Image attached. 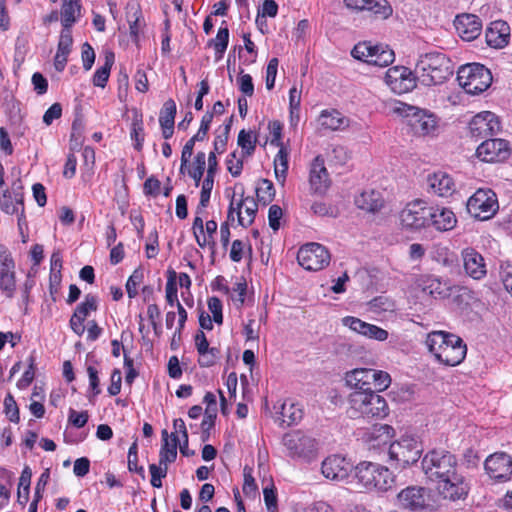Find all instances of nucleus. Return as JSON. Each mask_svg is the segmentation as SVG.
I'll list each match as a JSON object with an SVG mask.
<instances>
[{
	"label": "nucleus",
	"instance_id": "72a5a7b5",
	"mask_svg": "<svg viewBox=\"0 0 512 512\" xmlns=\"http://www.w3.org/2000/svg\"><path fill=\"white\" fill-rule=\"evenodd\" d=\"M319 124L328 130H338L347 125V119L337 110H324L319 116Z\"/></svg>",
	"mask_w": 512,
	"mask_h": 512
},
{
	"label": "nucleus",
	"instance_id": "f704fd0d",
	"mask_svg": "<svg viewBox=\"0 0 512 512\" xmlns=\"http://www.w3.org/2000/svg\"><path fill=\"white\" fill-rule=\"evenodd\" d=\"M451 335V333L444 331H432L427 335L425 344L436 359L437 354L442 353L444 350L443 348L448 344V340H450Z\"/></svg>",
	"mask_w": 512,
	"mask_h": 512
},
{
	"label": "nucleus",
	"instance_id": "cd10ccee",
	"mask_svg": "<svg viewBox=\"0 0 512 512\" xmlns=\"http://www.w3.org/2000/svg\"><path fill=\"white\" fill-rule=\"evenodd\" d=\"M510 27L504 21H494L486 31V41L489 46L502 48L508 44Z\"/></svg>",
	"mask_w": 512,
	"mask_h": 512
},
{
	"label": "nucleus",
	"instance_id": "f8f14e48",
	"mask_svg": "<svg viewBox=\"0 0 512 512\" xmlns=\"http://www.w3.org/2000/svg\"><path fill=\"white\" fill-rule=\"evenodd\" d=\"M298 263L306 270L318 271L330 262L328 250L319 243H307L297 253Z\"/></svg>",
	"mask_w": 512,
	"mask_h": 512
},
{
	"label": "nucleus",
	"instance_id": "de8ad7c7",
	"mask_svg": "<svg viewBox=\"0 0 512 512\" xmlns=\"http://www.w3.org/2000/svg\"><path fill=\"white\" fill-rule=\"evenodd\" d=\"M390 383L391 377L387 372L372 369V391H383L389 387Z\"/></svg>",
	"mask_w": 512,
	"mask_h": 512
},
{
	"label": "nucleus",
	"instance_id": "9b49d317",
	"mask_svg": "<svg viewBox=\"0 0 512 512\" xmlns=\"http://www.w3.org/2000/svg\"><path fill=\"white\" fill-rule=\"evenodd\" d=\"M282 443L288 456L293 459L310 460L316 451V441L300 430L291 431L283 436Z\"/></svg>",
	"mask_w": 512,
	"mask_h": 512
},
{
	"label": "nucleus",
	"instance_id": "473e14b6",
	"mask_svg": "<svg viewBox=\"0 0 512 512\" xmlns=\"http://www.w3.org/2000/svg\"><path fill=\"white\" fill-rule=\"evenodd\" d=\"M80 0H63L61 9V22L64 29H71L80 17Z\"/></svg>",
	"mask_w": 512,
	"mask_h": 512
},
{
	"label": "nucleus",
	"instance_id": "69168bd1",
	"mask_svg": "<svg viewBox=\"0 0 512 512\" xmlns=\"http://www.w3.org/2000/svg\"><path fill=\"white\" fill-rule=\"evenodd\" d=\"M244 483H243V492L245 495L255 494L257 492V485L255 479L252 475V469L249 467H244Z\"/></svg>",
	"mask_w": 512,
	"mask_h": 512
},
{
	"label": "nucleus",
	"instance_id": "864d4df0",
	"mask_svg": "<svg viewBox=\"0 0 512 512\" xmlns=\"http://www.w3.org/2000/svg\"><path fill=\"white\" fill-rule=\"evenodd\" d=\"M199 359L198 363L201 367H211L213 366L220 356V350L216 347H211L207 349L204 353H198Z\"/></svg>",
	"mask_w": 512,
	"mask_h": 512
},
{
	"label": "nucleus",
	"instance_id": "c756f323",
	"mask_svg": "<svg viewBox=\"0 0 512 512\" xmlns=\"http://www.w3.org/2000/svg\"><path fill=\"white\" fill-rule=\"evenodd\" d=\"M356 206L367 212H377L384 205L382 194L376 190H365L355 198Z\"/></svg>",
	"mask_w": 512,
	"mask_h": 512
},
{
	"label": "nucleus",
	"instance_id": "20e7f679",
	"mask_svg": "<svg viewBox=\"0 0 512 512\" xmlns=\"http://www.w3.org/2000/svg\"><path fill=\"white\" fill-rule=\"evenodd\" d=\"M358 485L367 490L387 491L394 484L392 472L385 466L373 462H360L355 467Z\"/></svg>",
	"mask_w": 512,
	"mask_h": 512
},
{
	"label": "nucleus",
	"instance_id": "2eb2a0df",
	"mask_svg": "<svg viewBox=\"0 0 512 512\" xmlns=\"http://www.w3.org/2000/svg\"><path fill=\"white\" fill-rule=\"evenodd\" d=\"M484 467L491 479L505 482L512 477V457L505 452H498L488 456Z\"/></svg>",
	"mask_w": 512,
	"mask_h": 512
},
{
	"label": "nucleus",
	"instance_id": "f3484780",
	"mask_svg": "<svg viewBox=\"0 0 512 512\" xmlns=\"http://www.w3.org/2000/svg\"><path fill=\"white\" fill-rule=\"evenodd\" d=\"M322 474L332 481L345 480L352 471V464L340 455H331L322 462Z\"/></svg>",
	"mask_w": 512,
	"mask_h": 512
},
{
	"label": "nucleus",
	"instance_id": "a18cd8bd",
	"mask_svg": "<svg viewBox=\"0 0 512 512\" xmlns=\"http://www.w3.org/2000/svg\"><path fill=\"white\" fill-rule=\"evenodd\" d=\"M131 10H134L132 15H130V12H127L130 36L133 42L137 43L139 38V31L141 28V11L138 7L135 6H131Z\"/></svg>",
	"mask_w": 512,
	"mask_h": 512
},
{
	"label": "nucleus",
	"instance_id": "4d7b16f0",
	"mask_svg": "<svg viewBox=\"0 0 512 512\" xmlns=\"http://www.w3.org/2000/svg\"><path fill=\"white\" fill-rule=\"evenodd\" d=\"M176 273L174 271L171 272L170 277L166 283V301L170 306L177 305L178 296H177V285H176Z\"/></svg>",
	"mask_w": 512,
	"mask_h": 512
},
{
	"label": "nucleus",
	"instance_id": "6e6552de",
	"mask_svg": "<svg viewBox=\"0 0 512 512\" xmlns=\"http://www.w3.org/2000/svg\"><path fill=\"white\" fill-rule=\"evenodd\" d=\"M429 205L417 199L409 202L400 212L399 219L403 229L407 231H420L429 227L430 214Z\"/></svg>",
	"mask_w": 512,
	"mask_h": 512
},
{
	"label": "nucleus",
	"instance_id": "603ef678",
	"mask_svg": "<svg viewBox=\"0 0 512 512\" xmlns=\"http://www.w3.org/2000/svg\"><path fill=\"white\" fill-rule=\"evenodd\" d=\"M4 411L11 422L18 423L20 421L19 408L11 394H7L4 399Z\"/></svg>",
	"mask_w": 512,
	"mask_h": 512
},
{
	"label": "nucleus",
	"instance_id": "49530a36",
	"mask_svg": "<svg viewBox=\"0 0 512 512\" xmlns=\"http://www.w3.org/2000/svg\"><path fill=\"white\" fill-rule=\"evenodd\" d=\"M95 310H97V299L94 295L87 294L84 301L76 307L74 314L86 320L89 313Z\"/></svg>",
	"mask_w": 512,
	"mask_h": 512
},
{
	"label": "nucleus",
	"instance_id": "4c0bfd02",
	"mask_svg": "<svg viewBox=\"0 0 512 512\" xmlns=\"http://www.w3.org/2000/svg\"><path fill=\"white\" fill-rule=\"evenodd\" d=\"M228 43H229V30L226 26L220 27L217 32L216 37L209 41V46H213V48L215 50L216 60H220L223 57V55L227 49Z\"/></svg>",
	"mask_w": 512,
	"mask_h": 512
},
{
	"label": "nucleus",
	"instance_id": "774afa93",
	"mask_svg": "<svg viewBox=\"0 0 512 512\" xmlns=\"http://www.w3.org/2000/svg\"><path fill=\"white\" fill-rule=\"evenodd\" d=\"M82 62L83 68L88 71L92 68L95 61V52L92 46L85 42L82 46Z\"/></svg>",
	"mask_w": 512,
	"mask_h": 512
},
{
	"label": "nucleus",
	"instance_id": "052dcab7",
	"mask_svg": "<svg viewBox=\"0 0 512 512\" xmlns=\"http://www.w3.org/2000/svg\"><path fill=\"white\" fill-rule=\"evenodd\" d=\"M168 467H162L156 464L149 465V471L151 473V485L155 488H160L162 486L161 479L165 478L167 475Z\"/></svg>",
	"mask_w": 512,
	"mask_h": 512
},
{
	"label": "nucleus",
	"instance_id": "680f3d73",
	"mask_svg": "<svg viewBox=\"0 0 512 512\" xmlns=\"http://www.w3.org/2000/svg\"><path fill=\"white\" fill-rule=\"evenodd\" d=\"M388 336L389 333L387 330L370 323L366 331H364V337L381 342L385 341L388 338Z\"/></svg>",
	"mask_w": 512,
	"mask_h": 512
},
{
	"label": "nucleus",
	"instance_id": "4468645a",
	"mask_svg": "<svg viewBox=\"0 0 512 512\" xmlns=\"http://www.w3.org/2000/svg\"><path fill=\"white\" fill-rule=\"evenodd\" d=\"M500 130L498 117L490 112L483 111L475 115L469 122V133L476 141L482 138L493 136Z\"/></svg>",
	"mask_w": 512,
	"mask_h": 512
},
{
	"label": "nucleus",
	"instance_id": "bb28decb",
	"mask_svg": "<svg viewBox=\"0 0 512 512\" xmlns=\"http://www.w3.org/2000/svg\"><path fill=\"white\" fill-rule=\"evenodd\" d=\"M346 385L354 389V391H371L372 390V369L357 368L346 373Z\"/></svg>",
	"mask_w": 512,
	"mask_h": 512
},
{
	"label": "nucleus",
	"instance_id": "e433bc0d",
	"mask_svg": "<svg viewBox=\"0 0 512 512\" xmlns=\"http://www.w3.org/2000/svg\"><path fill=\"white\" fill-rule=\"evenodd\" d=\"M288 171V151L285 147H281L274 159V172L276 179L284 184Z\"/></svg>",
	"mask_w": 512,
	"mask_h": 512
},
{
	"label": "nucleus",
	"instance_id": "aec40b11",
	"mask_svg": "<svg viewBox=\"0 0 512 512\" xmlns=\"http://www.w3.org/2000/svg\"><path fill=\"white\" fill-rule=\"evenodd\" d=\"M399 505L411 511L422 510L427 505L426 489L418 486H410L403 489L398 495Z\"/></svg>",
	"mask_w": 512,
	"mask_h": 512
},
{
	"label": "nucleus",
	"instance_id": "13d9d810",
	"mask_svg": "<svg viewBox=\"0 0 512 512\" xmlns=\"http://www.w3.org/2000/svg\"><path fill=\"white\" fill-rule=\"evenodd\" d=\"M370 307L374 312L393 311L394 302L386 296H378L370 301Z\"/></svg>",
	"mask_w": 512,
	"mask_h": 512
},
{
	"label": "nucleus",
	"instance_id": "423d86ee",
	"mask_svg": "<svg viewBox=\"0 0 512 512\" xmlns=\"http://www.w3.org/2000/svg\"><path fill=\"white\" fill-rule=\"evenodd\" d=\"M423 451L422 444L412 436H404L389 446V459L396 467L405 468L418 461Z\"/></svg>",
	"mask_w": 512,
	"mask_h": 512
},
{
	"label": "nucleus",
	"instance_id": "37998d69",
	"mask_svg": "<svg viewBox=\"0 0 512 512\" xmlns=\"http://www.w3.org/2000/svg\"><path fill=\"white\" fill-rule=\"evenodd\" d=\"M177 112L176 103L173 99H168L162 106L159 115V124L168 125L175 124V116Z\"/></svg>",
	"mask_w": 512,
	"mask_h": 512
},
{
	"label": "nucleus",
	"instance_id": "c03bdc74",
	"mask_svg": "<svg viewBox=\"0 0 512 512\" xmlns=\"http://www.w3.org/2000/svg\"><path fill=\"white\" fill-rule=\"evenodd\" d=\"M205 166L206 155L204 152L200 151L195 156L193 169L189 170V175L194 179L196 186H199L200 184V181L205 171Z\"/></svg>",
	"mask_w": 512,
	"mask_h": 512
},
{
	"label": "nucleus",
	"instance_id": "4be33fe9",
	"mask_svg": "<svg viewBox=\"0 0 512 512\" xmlns=\"http://www.w3.org/2000/svg\"><path fill=\"white\" fill-rule=\"evenodd\" d=\"M429 210L431 212L429 226H433L438 231H449L455 227L457 218L451 209L429 205Z\"/></svg>",
	"mask_w": 512,
	"mask_h": 512
},
{
	"label": "nucleus",
	"instance_id": "9d476101",
	"mask_svg": "<svg viewBox=\"0 0 512 512\" xmlns=\"http://www.w3.org/2000/svg\"><path fill=\"white\" fill-rule=\"evenodd\" d=\"M351 55L357 60L379 67L390 65L395 58L394 52L387 46L372 45L370 42L356 44Z\"/></svg>",
	"mask_w": 512,
	"mask_h": 512
},
{
	"label": "nucleus",
	"instance_id": "58836bf2",
	"mask_svg": "<svg viewBox=\"0 0 512 512\" xmlns=\"http://www.w3.org/2000/svg\"><path fill=\"white\" fill-rule=\"evenodd\" d=\"M130 136L134 141V148L137 151H141L144 142V127L142 114L137 111L134 112Z\"/></svg>",
	"mask_w": 512,
	"mask_h": 512
},
{
	"label": "nucleus",
	"instance_id": "7ed1b4c3",
	"mask_svg": "<svg viewBox=\"0 0 512 512\" xmlns=\"http://www.w3.org/2000/svg\"><path fill=\"white\" fill-rule=\"evenodd\" d=\"M351 417L384 418L388 414V405L384 397L374 391H353L349 398Z\"/></svg>",
	"mask_w": 512,
	"mask_h": 512
},
{
	"label": "nucleus",
	"instance_id": "c9c22d12",
	"mask_svg": "<svg viewBox=\"0 0 512 512\" xmlns=\"http://www.w3.org/2000/svg\"><path fill=\"white\" fill-rule=\"evenodd\" d=\"M115 56L113 52H107L105 55V63L98 68L93 75V85L104 88L110 76L111 68L114 64Z\"/></svg>",
	"mask_w": 512,
	"mask_h": 512
},
{
	"label": "nucleus",
	"instance_id": "393cba45",
	"mask_svg": "<svg viewBox=\"0 0 512 512\" xmlns=\"http://www.w3.org/2000/svg\"><path fill=\"white\" fill-rule=\"evenodd\" d=\"M429 191L440 197L451 196L455 192V183L445 172H436L427 178Z\"/></svg>",
	"mask_w": 512,
	"mask_h": 512
},
{
	"label": "nucleus",
	"instance_id": "f257e3e1",
	"mask_svg": "<svg viewBox=\"0 0 512 512\" xmlns=\"http://www.w3.org/2000/svg\"><path fill=\"white\" fill-rule=\"evenodd\" d=\"M421 466L426 477L438 484L439 493L452 501L466 498L469 484L458 471L456 456L445 449H433L422 459Z\"/></svg>",
	"mask_w": 512,
	"mask_h": 512
},
{
	"label": "nucleus",
	"instance_id": "6ab92c4d",
	"mask_svg": "<svg viewBox=\"0 0 512 512\" xmlns=\"http://www.w3.org/2000/svg\"><path fill=\"white\" fill-rule=\"evenodd\" d=\"M465 273L475 279L481 280L487 274L486 263L483 256L474 248H465L461 252Z\"/></svg>",
	"mask_w": 512,
	"mask_h": 512
},
{
	"label": "nucleus",
	"instance_id": "a19ab883",
	"mask_svg": "<svg viewBox=\"0 0 512 512\" xmlns=\"http://www.w3.org/2000/svg\"><path fill=\"white\" fill-rule=\"evenodd\" d=\"M256 194L259 202L263 205L269 204L275 196L273 183L268 179H261L256 188Z\"/></svg>",
	"mask_w": 512,
	"mask_h": 512
},
{
	"label": "nucleus",
	"instance_id": "79ce46f5",
	"mask_svg": "<svg viewBox=\"0 0 512 512\" xmlns=\"http://www.w3.org/2000/svg\"><path fill=\"white\" fill-rule=\"evenodd\" d=\"M367 11L372 12L377 18L387 19L392 15L393 9L387 0H371Z\"/></svg>",
	"mask_w": 512,
	"mask_h": 512
},
{
	"label": "nucleus",
	"instance_id": "5701e85b",
	"mask_svg": "<svg viewBox=\"0 0 512 512\" xmlns=\"http://www.w3.org/2000/svg\"><path fill=\"white\" fill-rule=\"evenodd\" d=\"M310 186L317 194H324L330 186L328 171L324 165L323 158L320 156H317L311 164Z\"/></svg>",
	"mask_w": 512,
	"mask_h": 512
},
{
	"label": "nucleus",
	"instance_id": "09e8293b",
	"mask_svg": "<svg viewBox=\"0 0 512 512\" xmlns=\"http://www.w3.org/2000/svg\"><path fill=\"white\" fill-rule=\"evenodd\" d=\"M238 145L242 148L244 155H251L256 147V139L252 140L251 132H247L244 129L238 134Z\"/></svg>",
	"mask_w": 512,
	"mask_h": 512
},
{
	"label": "nucleus",
	"instance_id": "39448f33",
	"mask_svg": "<svg viewBox=\"0 0 512 512\" xmlns=\"http://www.w3.org/2000/svg\"><path fill=\"white\" fill-rule=\"evenodd\" d=\"M457 81L466 93L477 95L488 89L492 83L489 69L479 63L463 65L457 72Z\"/></svg>",
	"mask_w": 512,
	"mask_h": 512
},
{
	"label": "nucleus",
	"instance_id": "3c124183",
	"mask_svg": "<svg viewBox=\"0 0 512 512\" xmlns=\"http://www.w3.org/2000/svg\"><path fill=\"white\" fill-rule=\"evenodd\" d=\"M214 180L205 178L202 183L201 193H200V201L197 207V214H200L204 208L208 206L211 191L213 189Z\"/></svg>",
	"mask_w": 512,
	"mask_h": 512
},
{
	"label": "nucleus",
	"instance_id": "0eeeda50",
	"mask_svg": "<svg viewBox=\"0 0 512 512\" xmlns=\"http://www.w3.org/2000/svg\"><path fill=\"white\" fill-rule=\"evenodd\" d=\"M393 111L401 116L408 118V125L419 135H429L436 129V118L433 114H428L414 106L405 103H397Z\"/></svg>",
	"mask_w": 512,
	"mask_h": 512
},
{
	"label": "nucleus",
	"instance_id": "8fccbe9b",
	"mask_svg": "<svg viewBox=\"0 0 512 512\" xmlns=\"http://www.w3.org/2000/svg\"><path fill=\"white\" fill-rule=\"evenodd\" d=\"M329 158L336 165H345L350 159V153L346 147L336 145L332 147Z\"/></svg>",
	"mask_w": 512,
	"mask_h": 512
},
{
	"label": "nucleus",
	"instance_id": "a878e982",
	"mask_svg": "<svg viewBox=\"0 0 512 512\" xmlns=\"http://www.w3.org/2000/svg\"><path fill=\"white\" fill-rule=\"evenodd\" d=\"M394 429L387 424H375L364 434V440L369 448H380L387 445L393 437Z\"/></svg>",
	"mask_w": 512,
	"mask_h": 512
},
{
	"label": "nucleus",
	"instance_id": "0e129e2a",
	"mask_svg": "<svg viewBox=\"0 0 512 512\" xmlns=\"http://www.w3.org/2000/svg\"><path fill=\"white\" fill-rule=\"evenodd\" d=\"M73 39L71 29H64L61 31L57 51L69 54L71 52Z\"/></svg>",
	"mask_w": 512,
	"mask_h": 512
},
{
	"label": "nucleus",
	"instance_id": "dca6fc26",
	"mask_svg": "<svg viewBox=\"0 0 512 512\" xmlns=\"http://www.w3.org/2000/svg\"><path fill=\"white\" fill-rule=\"evenodd\" d=\"M510 153L508 141L500 138L487 139L476 150L477 157L484 162H502Z\"/></svg>",
	"mask_w": 512,
	"mask_h": 512
},
{
	"label": "nucleus",
	"instance_id": "c85d7f7f",
	"mask_svg": "<svg viewBox=\"0 0 512 512\" xmlns=\"http://www.w3.org/2000/svg\"><path fill=\"white\" fill-rule=\"evenodd\" d=\"M14 262L9 255H5L0 269V289L8 298H12L16 289Z\"/></svg>",
	"mask_w": 512,
	"mask_h": 512
},
{
	"label": "nucleus",
	"instance_id": "a211bd4d",
	"mask_svg": "<svg viewBox=\"0 0 512 512\" xmlns=\"http://www.w3.org/2000/svg\"><path fill=\"white\" fill-rule=\"evenodd\" d=\"M443 349L442 353L437 354V360L447 366L460 364L467 352V347L463 340L456 335H451L448 344Z\"/></svg>",
	"mask_w": 512,
	"mask_h": 512
},
{
	"label": "nucleus",
	"instance_id": "338daca9",
	"mask_svg": "<svg viewBox=\"0 0 512 512\" xmlns=\"http://www.w3.org/2000/svg\"><path fill=\"white\" fill-rule=\"evenodd\" d=\"M500 277L505 289L512 296V264L509 262L502 263L500 266Z\"/></svg>",
	"mask_w": 512,
	"mask_h": 512
},
{
	"label": "nucleus",
	"instance_id": "bf43d9fd",
	"mask_svg": "<svg viewBox=\"0 0 512 512\" xmlns=\"http://www.w3.org/2000/svg\"><path fill=\"white\" fill-rule=\"evenodd\" d=\"M222 307V302L218 297H210L208 299V308L212 313V319L219 325L223 323Z\"/></svg>",
	"mask_w": 512,
	"mask_h": 512
},
{
	"label": "nucleus",
	"instance_id": "412c9836",
	"mask_svg": "<svg viewBox=\"0 0 512 512\" xmlns=\"http://www.w3.org/2000/svg\"><path fill=\"white\" fill-rule=\"evenodd\" d=\"M454 25L458 35L465 41L475 40L482 31V21L474 14L458 15Z\"/></svg>",
	"mask_w": 512,
	"mask_h": 512
},
{
	"label": "nucleus",
	"instance_id": "2f4dec72",
	"mask_svg": "<svg viewBox=\"0 0 512 512\" xmlns=\"http://www.w3.org/2000/svg\"><path fill=\"white\" fill-rule=\"evenodd\" d=\"M258 210V205L252 197H246L237 204L238 223L243 227L251 225Z\"/></svg>",
	"mask_w": 512,
	"mask_h": 512
},
{
	"label": "nucleus",
	"instance_id": "ddd939ff",
	"mask_svg": "<svg viewBox=\"0 0 512 512\" xmlns=\"http://www.w3.org/2000/svg\"><path fill=\"white\" fill-rule=\"evenodd\" d=\"M417 76L407 67L394 66L387 70L385 82L396 94H404L416 86Z\"/></svg>",
	"mask_w": 512,
	"mask_h": 512
},
{
	"label": "nucleus",
	"instance_id": "f03ea898",
	"mask_svg": "<svg viewBox=\"0 0 512 512\" xmlns=\"http://www.w3.org/2000/svg\"><path fill=\"white\" fill-rule=\"evenodd\" d=\"M417 80L424 86L442 84L453 74L451 61L445 54L431 52L422 56L416 64Z\"/></svg>",
	"mask_w": 512,
	"mask_h": 512
},
{
	"label": "nucleus",
	"instance_id": "7c9ffc66",
	"mask_svg": "<svg viewBox=\"0 0 512 512\" xmlns=\"http://www.w3.org/2000/svg\"><path fill=\"white\" fill-rule=\"evenodd\" d=\"M279 409V417L276 420L287 426L298 423L303 417V410L300 405L290 400L281 403Z\"/></svg>",
	"mask_w": 512,
	"mask_h": 512
},
{
	"label": "nucleus",
	"instance_id": "5fc2aeb1",
	"mask_svg": "<svg viewBox=\"0 0 512 512\" xmlns=\"http://www.w3.org/2000/svg\"><path fill=\"white\" fill-rule=\"evenodd\" d=\"M142 281L143 271L140 269L134 270L126 283V291L129 298H134L138 294L137 287Z\"/></svg>",
	"mask_w": 512,
	"mask_h": 512
},
{
	"label": "nucleus",
	"instance_id": "b1692460",
	"mask_svg": "<svg viewBox=\"0 0 512 512\" xmlns=\"http://www.w3.org/2000/svg\"><path fill=\"white\" fill-rule=\"evenodd\" d=\"M24 204V194L21 185L14 184L12 190L0 191V208L6 214L18 213L19 207Z\"/></svg>",
	"mask_w": 512,
	"mask_h": 512
},
{
	"label": "nucleus",
	"instance_id": "ea45409f",
	"mask_svg": "<svg viewBox=\"0 0 512 512\" xmlns=\"http://www.w3.org/2000/svg\"><path fill=\"white\" fill-rule=\"evenodd\" d=\"M171 447L170 450L160 449L159 452V465L168 467L169 463H173L177 458V447L179 438L175 433H171Z\"/></svg>",
	"mask_w": 512,
	"mask_h": 512
},
{
	"label": "nucleus",
	"instance_id": "6e6d98bb",
	"mask_svg": "<svg viewBox=\"0 0 512 512\" xmlns=\"http://www.w3.org/2000/svg\"><path fill=\"white\" fill-rule=\"evenodd\" d=\"M342 324L362 336H364V331H366L369 325V323L353 316H346L342 318Z\"/></svg>",
	"mask_w": 512,
	"mask_h": 512
},
{
	"label": "nucleus",
	"instance_id": "1a4fd4ad",
	"mask_svg": "<svg viewBox=\"0 0 512 512\" xmlns=\"http://www.w3.org/2000/svg\"><path fill=\"white\" fill-rule=\"evenodd\" d=\"M496 194L491 189H478L467 201L468 213L479 220H488L498 211Z\"/></svg>",
	"mask_w": 512,
	"mask_h": 512
},
{
	"label": "nucleus",
	"instance_id": "e2e57ef3",
	"mask_svg": "<svg viewBox=\"0 0 512 512\" xmlns=\"http://www.w3.org/2000/svg\"><path fill=\"white\" fill-rule=\"evenodd\" d=\"M89 419V415L87 411L77 412L76 410L70 408L68 421L76 428L84 427Z\"/></svg>",
	"mask_w": 512,
	"mask_h": 512
}]
</instances>
